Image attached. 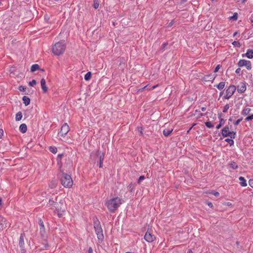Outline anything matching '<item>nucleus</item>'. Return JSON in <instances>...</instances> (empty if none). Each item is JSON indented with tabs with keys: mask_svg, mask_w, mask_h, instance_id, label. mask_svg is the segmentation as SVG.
I'll return each mask as SVG.
<instances>
[{
	"mask_svg": "<svg viewBox=\"0 0 253 253\" xmlns=\"http://www.w3.org/2000/svg\"><path fill=\"white\" fill-rule=\"evenodd\" d=\"M66 49V44L63 41L58 42L53 46L52 52L55 55H60L62 54Z\"/></svg>",
	"mask_w": 253,
	"mask_h": 253,
	"instance_id": "obj_3",
	"label": "nucleus"
},
{
	"mask_svg": "<svg viewBox=\"0 0 253 253\" xmlns=\"http://www.w3.org/2000/svg\"><path fill=\"white\" fill-rule=\"evenodd\" d=\"M138 130H139V131L140 132V134L141 135H143V128H142V127H138Z\"/></svg>",
	"mask_w": 253,
	"mask_h": 253,
	"instance_id": "obj_50",
	"label": "nucleus"
},
{
	"mask_svg": "<svg viewBox=\"0 0 253 253\" xmlns=\"http://www.w3.org/2000/svg\"><path fill=\"white\" fill-rule=\"evenodd\" d=\"M144 238L147 242L151 243L156 239V237L150 231L148 230L145 233Z\"/></svg>",
	"mask_w": 253,
	"mask_h": 253,
	"instance_id": "obj_8",
	"label": "nucleus"
},
{
	"mask_svg": "<svg viewBox=\"0 0 253 253\" xmlns=\"http://www.w3.org/2000/svg\"><path fill=\"white\" fill-rule=\"evenodd\" d=\"M63 156V154H58L57 156V160L58 161L59 160H61Z\"/></svg>",
	"mask_w": 253,
	"mask_h": 253,
	"instance_id": "obj_51",
	"label": "nucleus"
},
{
	"mask_svg": "<svg viewBox=\"0 0 253 253\" xmlns=\"http://www.w3.org/2000/svg\"><path fill=\"white\" fill-rule=\"evenodd\" d=\"M19 130L22 133H25L27 130V126L25 124H21L19 126Z\"/></svg>",
	"mask_w": 253,
	"mask_h": 253,
	"instance_id": "obj_17",
	"label": "nucleus"
},
{
	"mask_svg": "<svg viewBox=\"0 0 253 253\" xmlns=\"http://www.w3.org/2000/svg\"><path fill=\"white\" fill-rule=\"evenodd\" d=\"M247 56L248 58L252 59L253 58V50L248 49L246 53L243 54L242 57Z\"/></svg>",
	"mask_w": 253,
	"mask_h": 253,
	"instance_id": "obj_16",
	"label": "nucleus"
},
{
	"mask_svg": "<svg viewBox=\"0 0 253 253\" xmlns=\"http://www.w3.org/2000/svg\"><path fill=\"white\" fill-rule=\"evenodd\" d=\"M245 66L248 70H251L252 69L251 62L249 60H246Z\"/></svg>",
	"mask_w": 253,
	"mask_h": 253,
	"instance_id": "obj_29",
	"label": "nucleus"
},
{
	"mask_svg": "<svg viewBox=\"0 0 253 253\" xmlns=\"http://www.w3.org/2000/svg\"><path fill=\"white\" fill-rule=\"evenodd\" d=\"M56 201H54L52 199H49L48 204L49 205V206H52L54 207V206H55V204H56L57 202V197H56Z\"/></svg>",
	"mask_w": 253,
	"mask_h": 253,
	"instance_id": "obj_27",
	"label": "nucleus"
},
{
	"mask_svg": "<svg viewBox=\"0 0 253 253\" xmlns=\"http://www.w3.org/2000/svg\"><path fill=\"white\" fill-rule=\"evenodd\" d=\"M233 138H226L225 141L228 142L230 146H232L234 144V141L233 140Z\"/></svg>",
	"mask_w": 253,
	"mask_h": 253,
	"instance_id": "obj_35",
	"label": "nucleus"
},
{
	"mask_svg": "<svg viewBox=\"0 0 253 253\" xmlns=\"http://www.w3.org/2000/svg\"><path fill=\"white\" fill-rule=\"evenodd\" d=\"M174 23V21L173 20H171L168 24V27H171L173 25V24Z\"/></svg>",
	"mask_w": 253,
	"mask_h": 253,
	"instance_id": "obj_52",
	"label": "nucleus"
},
{
	"mask_svg": "<svg viewBox=\"0 0 253 253\" xmlns=\"http://www.w3.org/2000/svg\"><path fill=\"white\" fill-rule=\"evenodd\" d=\"M232 44L235 46L238 47H240L241 46L240 43L238 41H234V42H232Z\"/></svg>",
	"mask_w": 253,
	"mask_h": 253,
	"instance_id": "obj_41",
	"label": "nucleus"
},
{
	"mask_svg": "<svg viewBox=\"0 0 253 253\" xmlns=\"http://www.w3.org/2000/svg\"><path fill=\"white\" fill-rule=\"evenodd\" d=\"M40 69V66L38 64H35L33 65L31 67V71L34 72Z\"/></svg>",
	"mask_w": 253,
	"mask_h": 253,
	"instance_id": "obj_26",
	"label": "nucleus"
},
{
	"mask_svg": "<svg viewBox=\"0 0 253 253\" xmlns=\"http://www.w3.org/2000/svg\"><path fill=\"white\" fill-rule=\"evenodd\" d=\"M246 90V84L245 82L241 83L240 85L238 86L237 91L239 93H243Z\"/></svg>",
	"mask_w": 253,
	"mask_h": 253,
	"instance_id": "obj_12",
	"label": "nucleus"
},
{
	"mask_svg": "<svg viewBox=\"0 0 253 253\" xmlns=\"http://www.w3.org/2000/svg\"><path fill=\"white\" fill-rule=\"evenodd\" d=\"M253 120V114H252V115L248 116L247 117H246L245 119V120L246 121H251V120Z\"/></svg>",
	"mask_w": 253,
	"mask_h": 253,
	"instance_id": "obj_42",
	"label": "nucleus"
},
{
	"mask_svg": "<svg viewBox=\"0 0 253 253\" xmlns=\"http://www.w3.org/2000/svg\"><path fill=\"white\" fill-rule=\"evenodd\" d=\"M225 82H220L218 84L214 85V87H216L218 89L221 90L225 86Z\"/></svg>",
	"mask_w": 253,
	"mask_h": 253,
	"instance_id": "obj_25",
	"label": "nucleus"
},
{
	"mask_svg": "<svg viewBox=\"0 0 253 253\" xmlns=\"http://www.w3.org/2000/svg\"><path fill=\"white\" fill-rule=\"evenodd\" d=\"M168 45V42H164L162 44V47L161 49V50L162 51V52H163L165 50V49L166 48Z\"/></svg>",
	"mask_w": 253,
	"mask_h": 253,
	"instance_id": "obj_37",
	"label": "nucleus"
},
{
	"mask_svg": "<svg viewBox=\"0 0 253 253\" xmlns=\"http://www.w3.org/2000/svg\"><path fill=\"white\" fill-rule=\"evenodd\" d=\"M229 127L228 126H225L222 130H221V134L224 137H227L229 135L228 132H230Z\"/></svg>",
	"mask_w": 253,
	"mask_h": 253,
	"instance_id": "obj_15",
	"label": "nucleus"
},
{
	"mask_svg": "<svg viewBox=\"0 0 253 253\" xmlns=\"http://www.w3.org/2000/svg\"><path fill=\"white\" fill-rule=\"evenodd\" d=\"M70 130L69 126L67 123H64L61 128L59 134L61 136H65Z\"/></svg>",
	"mask_w": 253,
	"mask_h": 253,
	"instance_id": "obj_9",
	"label": "nucleus"
},
{
	"mask_svg": "<svg viewBox=\"0 0 253 253\" xmlns=\"http://www.w3.org/2000/svg\"><path fill=\"white\" fill-rule=\"evenodd\" d=\"M211 194L216 197L219 195V193L218 192L212 191L211 192Z\"/></svg>",
	"mask_w": 253,
	"mask_h": 253,
	"instance_id": "obj_49",
	"label": "nucleus"
},
{
	"mask_svg": "<svg viewBox=\"0 0 253 253\" xmlns=\"http://www.w3.org/2000/svg\"><path fill=\"white\" fill-rule=\"evenodd\" d=\"M243 118H241L237 121L233 122V124L235 126H237L239 124V123L242 121Z\"/></svg>",
	"mask_w": 253,
	"mask_h": 253,
	"instance_id": "obj_44",
	"label": "nucleus"
},
{
	"mask_svg": "<svg viewBox=\"0 0 253 253\" xmlns=\"http://www.w3.org/2000/svg\"><path fill=\"white\" fill-rule=\"evenodd\" d=\"M145 179V177L144 175H141L139 177L138 180V183L140 184L141 181Z\"/></svg>",
	"mask_w": 253,
	"mask_h": 253,
	"instance_id": "obj_46",
	"label": "nucleus"
},
{
	"mask_svg": "<svg viewBox=\"0 0 253 253\" xmlns=\"http://www.w3.org/2000/svg\"><path fill=\"white\" fill-rule=\"evenodd\" d=\"M206 126L208 128H212L213 125L210 122H207L205 123Z\"/></svg>",
	"mask_w": 253,
	"mask_h": 253,
	"instance_id": "obj_40",
	"label": "nucleus"
},
{
	"mask_svg": "<svg viewBox=\"0 0 253 253\" xmlns=\"http://www.w3.org/2000/svg\"><path fill=\"white\" fill-rule=\"evenodd\" d=\"M104 153L99 150H97L92 152L90 154V157L95 162H97L98 163L99 167L101 168L103 167V162L104 158Z\"/></svg>",
	"mask_w": 253,
	"mask_h": 253,
	"instance_id": "obj_4",
	"label": "nucleus"
},
{
	"mask_svg": "<svg viewBox=\"0 0 253 253\" xmlns=\"http://www.w3.org/2000/svg\"><path fill=\"white\" fill-rule=\"evenodd\" d=\"M39 224L40 226V232L42 237H43L45 235V230L43 222L41 218L39 219Z\"/></svg>",
	"mask_w": 253,
	"mask_h": 253,
	"instance_id": "obj_10",
	"label": "nucleus"
},
{
	"mask_svg": "<svg viewBox=\"0 0 253 253\" xmlns=\"http://www.w3.org/2000/svg\"><path fill=\"white\" fill-rule=\"evenodd\" d=\"M222 126V125L219 123V124L216 126L217 129H219Z\"/></svg>",
	"mask_w": 253,
	"mask_h": 253,
	"instance_id": "obj_58",
	"label": "nucleus"
},
{
	"mask_svg": "<svg viewBox=\"0 0 253 253\" xmlns=\"http://www.w3.org/2000/svg\"><path fill=\"white\" fill-rule=\"evenodd\" d=\"M87 253H93V250L91 247L89 248Z\"/></svg>",
	"mask_w": 253,
	"mask_h": 253,
	"instance_id": "obj_54",
	"label": "nucleus"
},
{
	"mask_svg": "<svg viewBox=\"0 0 253 253\" xmlns=\"http://www.w3.org/2000/svg\"><path fill=\"white\" fill-rule=\"evenodd\" d=\"M188 0H181V2L182 3H184V2H185L186 1H187Z\"/></svg>",
	"mask_w": 253,
	"mask_h": 253,
	"instance_id": "obj_61",
	"label": "nucleus"
},
{
	"mask_svg": "<svg viewBox=\"0 0 253 253\" xmlns=\"http://www.w3.org/2000/svg\"><path fill=\"white\" fill-rule=\"evenodd\" d=\"M42 89L43 93H46L48 90V87L46 85V82L44 79H42L41 80Z\"/></svg>",
	"mask_w": 253,
	"mask_h": 253,
	"instance_id": "obj_14",
	"label": "nucleus"
},
{
	"mask_svg": "<svg viewBox=\"0 0 253 253\" xmlns=\"http://www.w3.org/2000/svg\"><path fill=\"white\" fill-rule=\"evenodd\" d=\"M228 166L230 168L233 169H237L238 168V166L237 165L236 163L234 161H232L230 163H229Z\"/></svg>",
	"mask_w": 253,
	"mask_h": 253,
	"instance_id": "obj_18",
	"label": "nucleus"
},
{
	"mask_svg": "<svg viewBox=\"0 0 253 253\" xmlns=\"http://www.w3.org/2000/svg\"><path fill=\"white\" fill-rule=\"evenodd\" d=\"M216 76L211 74L208 75L205 77V79L208 81H213L215 78Z\"/></svg>",
	"mask_w": 253,
	"mask_h": 253,
	"instance_id": "obj_24",
	"label": "nucleus"
},
{
	"mask_svg": "<svg viewBox=\"0 0 253 253\" xmlns=\"http://www.w3.org/2000/svg\"><path fill=\"white\" fill-rule=\"evenodd\" d=\"M236 87L234 85H230L226 90V95L223 97L224 99H229L236 91Z\"/></svg>",
	"mask_w": 253,
	"mask_h": 253,
	"instance_id": "obj_7",
	"label": "nucleus"
},
{
	"mask_svg": "<svg viewBox=\"0 0 253 253\" xmlns=\"http://www.w3.org/2000/svg\"><path fill=\"white\" fill-rule=\"evenodd\" d=\"M230 19L233 20H237L238 19V14L237 13H234L233 14V15L231 17H230Z\"/></svg>",
	"mask_w": 253,
	"mask_h": 253,
	"instance_id": "obj_39",
	"label": "nucleus"
},
{
	"mask_svg": "<svg viewBox=\"0 0 253 253\" xmlns=\"http://www.w3.org/2000/svg\"><path fill=\"white\" fill-rule=\"evenodd\" d=\"M222 116V114L220 113V114H218V118L219 119V124H221L222 126H223L224 123H225V120L223 119V118H221Z\"/></svg>",
	"mask_w": 253,
	"mask_h": 253,
	"instance_id": "obj_33",
	"label": "nucleus"
},
{
	"mask_svg": "<svg viewBox=\"0 0 253 253\" xmlns=\"http://www.w3.org/2000/svg\"><path fill=\"white\" fill-rule=\"evenodd\" d=\"M207 205L211 208H212L213 207V205L211 203V202H208L207 203Z\"/></svg>",
	"mask_w": 253,
	"mask_h": 253,
	"instance_id": "obj_57",
	"label": "nucleus"
},
{
	"mask_svg": "<svg viewBox=\"0 0 253 253\" xmlns=\"http://www.w3.org/2000/svg\"><path fill=\"white\" fill-rule=\"evenodd\" d=\"M3 134V131L2 129H0V138L2 137Z\"/></svg>",
	"mask_w": 253,
	"mask_h": 253,
	"instance_id": "obj_55",
	"label": "nucleus"
},
{
	"mask_svg": "<svg viewBox=\"0 0 253 253\" xmlns=\"http://www.w3.org/2000/svg\"><path fill=\"white\" fill-rule=\"evenodd\" d=\"M188 253H192V251L191 250H190L188 252Z\"/></svg>",
	"mask_w": 253,
	"mask_h": 253,
	"instance_id": "obj_63",
	"label": "nucleus"
},
{
	"mask_svg": "<svg viewBox=\"0 0 253 253\" xmlns=\"http://www.w3.org/2000/svg\"><path fill=\"white\" fill-rule=\"evenodd\" d=\"M22 100L25 106H28L30 103V99L27 96H24L22 98Z\"/></svg>",
	"mask_w": 253,
	"mask_h": 253,
	"instance_id": "obj_19",
	"label": "nucleus"
},
{
	"mask_svg": "<svg viewBox=\"0 0 253 253\" xmlns=\"http://www.w3.org/2000/svg\"><path fill=\"white\" fill-rule=\"evenodd\" d=\"M229 135H228V136H229L231 138H235V136H236V132L235 131H230V132H228Z\"/></svg>",
	"mask_w": 253,
	"mask_h": 253,
	"instance_id": "obj_36",
	"label": "nucleus"
},
{
	"mask_svg": "<svg viewBox=\"0 0 253 253\" xmlns=\"http://www.w3.org/2000/svg\"><path fill=\"white\" fill-rule=\"evenodd\" d=\"M222 94H223V91L221 92L219 94V96H221L222 95Z\"/></svg>",
	"mask_w": 253,
	"mask_h": 253,
	"instance_id": "obj_62",
	"label": "nucleus"
},
{
	"mask_svg": "<svg viewBox=\"0 0 253 253\" xmlns=\"http://www.w3.org/2000/svg\"><path fill=\"white\" fill-rule=\"evenodd\" d=\"M22 117V114L21 112H18L16 114L15 116V120L16 121H19L21 120Z\"/></svg>",
	"mask_w": 253,
	"mask_h": 253,
	"instance_id": "obj_28",
	"label": "nucleus"
},
{
	"mask_svg": "<svg viewBox=\"0 0 253 253\" xmlns=\"http://www.w3.org/2000/svg\"><path fill=\"white\" fill-rule=\"evenodd\" d=\"M56 211L59 217H61L65 212V207L64 203L60 201L59 202H57L54 206Z\"/></svg>",
	"mask_w": 253,
	"mask_h": 253,
	"instance_id": "obj_6",
	"label": "nucleus"
},
{
	"mask_svg": "<svg viewBox=\"0 0 253 253\" xmlns=\"http://www.w3.org/2000/svg\"><path fill=\"white\" fill-rule=\"evenodd\" d=\"M57 185V181L56 180H52L49 184V187L53 189L55 188Z\"/></svg>",
	"mask_w": 253,
	"mask_h": 253,
	"instance_id": "obj_23",
	"label": "nucleus"
},
{
	"mask_svg": "<svg viewBox=\"0 0 253 253\" xmlns=\"http://www.w3.org/2000/svg\"><path fill=\"white\" fill-rule=\"evenodd\" d=\"M235 73L237 74H239L240 75V73H241V69L240 68L237 69L235 71Z\"/></svg>",
	"mask_w": 253,
	"mask_h": 253,
	"instance_id": "obj_53",
	"label": "nucleus"
},
{
	"mask_svg": "<svg viewBox=\"0 0 253 253\" xmlns=\"http://www.w3.org/2000/svg\"><path fill=\"white\" fill-rule=\"evenodd\" d=\"M93 227L97 235L98 241L99 243H101L104 240V237L100 222L96 216L93 217Z\"/></svg>",
	"mask_w": 253,
	"mask_h": 253,
	"instance_id": "obj_2",
	"label": "nucleus"
},
{
	"mask_svg": "<svg viewBox=\"0 0 253 253\" xmlns=\"http://www.w3.org/2000/svg\"><path fill=\"white\" fill-rule=\"evenodd\" d=\"M246 60L245 59H241L239 60V61L238 62V66L239 67H243L245 66V63H246Z\"/></svg>",
	"mask_w": 253,
	"mask_h": 253,
	"instance_id": "obj_30",
	"label": "nucleus"
},
{
	"mask_svg": "<svg viewBox=\"0 0 253 253\" xmlns=\"http://www.w3.org/2000/svg\"><path fill=\"white\" fill-rule=\"evenodd\" d=\"M2 205V199L1 198H0V208L1 207Z\"/></svg>",
	"mask_w": 253,
	"mask_h": 253,
	"instance_id": "obj_60",
	"label": "nucleus"
},
{
	"mask_svg": "<svg viewBox=\"0 0 253 253\" xmlns=\"http://www.w3.org/2000/svg\"><path fill=\"white\" fill-rule=\"evenodd\" d=\"M49 149L53 154H56L57 152V149L56 147L50 146Z\"/></svg>",
	"mask_w": 253,
	"mask_h": 253,
	"instance_id": "obj_32",
	"label": "nucleus"
},
{
	"mask_svg": "<svg viewBox=\"0 0 253 253\" xmlns=\"http://www.w3.org/2000/svg\"><path fill=\"white\" fill-rule=\"evenodd\" d=\"M36 84H37L36 81L35 80H33L32 81H31L29 83V85L30 86H33L36 85Z\"/></svg>",
	"mask_w": 253,
	"mask_h": 253,
	"instance_id": "obj_43",
	"label": "nucleus"
},
{
	"mask_svg": "<svg viewBox=\"0 0 253 253\" xmlns=\"http://www.w3.org/2000/svg\"><path fill=\"white\" fill-rule=\"evenodd\" d=\"M158 85L157 84V85H153L152 86V87H151L149 89L150 90H153L154 89V88H155Z\"/></svg>",
	"mask_w": 253,
	"mask_h": 253,
	"instance_id": "obj_56",
	"label": "nucleus"
},
{
	"mask_svg": "<svg viewBox=\"0 0 253 253\" xmlns=\"http://www.w3.org/2000/svg\"><path fill=\"white\" fill-rule=\"evenodd\" d=\"M229 107H230L229 104H226L224 107V108L223 110V112L226 113L227 112L228 110L229 109Z\"/></svg>",
	"mask_w": 253,
	"mask_h": 253,
	"instance_id": "obj_38",
	"label": "nucleus"
},
{
	"mask_svg": "<svg viewBox=\"0 0 253 253\" xmlns=\"http://www.w3.org/2000/svg\"><path fill=\"white\" fill-rule=\"evenodd\" d=\"M239 179L240 181V184L242 186L245 187L247 185L246 180L244 177L240 176L239 177Z\"/></svg>",
	"mask_w": 253,
	"mask_h": 253,
	"instance_id": "obj_20",
	"label": "nucleus"
},
{
	"mask_svg": "<svg viewBox=\"0 0 253 253\" xmlns=\"http://www.w3.org/2000/svg\"><path fill=\"white\" fill-rule=\"evenodd\" d=\"M92 74L90 72H87L84 76V79L86 81H89L91 77Z\"/></svg>",
	"mask_w": 253,
	"mask_h": 253,
	"instance_id": "obj_31",
	"label": "nucleus"
},
{
	"mask_svg": "<svg viewBox=\"0 0 253 253\" xmlns=\"http://www.w3.org/2000/svg\"><path fill=\"white\" fill-rule=\"evenodd\" d=\"M236 34H237V32H235V33L234 34L233 36H235V35H236Z\"/></svg>",
	"mask_w": 253,
	"mask_h": 253,
	"instance_id": "obj_64",
	"label": "nucleus"
},
{
	"mask_svg": "<svg viewBox=\"0 0 253 253\" xmlns=\"http://www.w3.org/2000/svg\"><path fill=\"white\" fill-rule=\"evenodd\" d=\"M25 237V234L24 233H22L20 235V239H19V245L21 249H23L24 248V238Z\"/></svg>",
	"mask_w": 253,
	"mask_h": 253,
	"instance_id": "obj_13",
	"label": "nucleus"
},
{
	"mask_svg": "<svg viewBox=\"0 0 253 253\" xmlns=\"http://www.w3.org/2000/svg\"><path fill=\"white\" fill-rule=\"evenodd\" d=\"M26 89V87L23 85H20L19 86V90L21 91H25Z\"/></svg>",
	"mask_w": 253,
	"mask_h": 253,
	"instance_id": "obj_45",
	"label": "nucleus"
},
{
	"mask_svg": "<svg viewBox=\"0 0 253 253\" xmlns=\"http://www.w3.org/2000/svg\"><path fill=\"white\" fill-rule=\"evenodd\" d=\"M60 180L61 184L65 187L70 188L73 185V180L69 174L62 172Z\"/></svg>",
	"mask_w": 253,
	"mask_h": 253,
	"instance_id": "obj_5",
	"label": "nucleus"
},
{
	"mask_svg": "<svg viewBox=\"0 0 253 253\" xmlns=\"http://www.w3.org/2000/svg\"><path fill=\"white\" fill-rule=\"evenodd\" d=\"M6 220L3 216L0 215V230L6 227Z\"/></svg>",
	"mask_w": 253,
	"mask_h": 253,
	"instance_id": "obj_11",
	"label": "nucleus"
},
{
	"mask_svg": "<svg viewBox=\"0 0 253 253\" xmlns=\"http://www.w3.org/2000/svg\"><path fill=\"white\" fill-rule=\"evenodd\" d=\"M201 110L203 112L205 111L206 110V107H202L201 108Z\"/></svg>",
	"mask_w": 253,
	"mask_h": 253,
	"instance_id": "obj_59",
	"label": "nucleus"
},
{
	"mask_svg": "<svg viewBox=\"0 0 253 253\" xmlns=\"http://www.w3.org/2000/svg\"><path fill=\"white\" fill-rule=\"evenodd\" d=\"M221 65L218 64L216 66L215 68L214 69V72L216 73L218 71L219 69L220 68Z\"/></svg>",
	"mask_w": 253,
	"mask_h": 253,
	"instance_id": "obj_47",
	"label": "nucleus"
},
{
	"mask_svg": "<svg viewBox=\"0 0 253 253\" xmlns=\"http://www.w3.org/2000/svg\"><path fill=\"white\" fill-rule=\"evenodd\" d=\"M99 6V2L97 0H94L93 1V6L95 9H97Z\"/></svg>",
	"mask_w": 253,
	"mask_h": 253,
	"instance_id": "obj_34",
	"label": "nucleus"
},
{
	"mask_svg": "<svg viewBox=\"0 0 253 253\" xmlns=\"http://www.w3.org/2000/svg\"><path fill=\"white\" fill-rule=\"evenodd\" d=\"M122 199L117 197L113 198L105 202V205L109 211L114 213L122 204Z\"/></svg>",
	"mask_w": 253,
	"mask_h": 253,
	"instance_id": "obj_1",
	"label": "nucleus"
},
{
	"mask_svg": "<svg viewBox=\"0 0 253 253\" xmlns=\"http://www.w3.org/2000/svg\"><path fill=\"white\" fill-rule=\"evenodd\" d=\"M250 186L253 188V179H251L249 181Z\"/></svg>",
	"mask_w": 253,
	"mask_h": 253,
	"instance_id": "obj_48",
	"label": "nucleus"
},
{
	"mask_svg": "<svg viewBox=\"0 0 253 253\" xmlns=\"http://www.w3.org/2000/svg\"><path fill=\"white\" fill-rule=\"evenodd\" d=\"M173 129H165L163 130V134L165 136L168 137L169 136L172 132Z\"/></svg>",
	"mask_w": 253,
	"mask_h": 253,
	"instance_id": "obj_21",
	"label": "nucleus"
},
{
	"mask_svg": "<svg viewBox=\"0 0 253 253\" xmlns=\"http://www.w3.org/2000/svg\"><path fill=\"white\" fill-rule=\"evenodd\" d=\"M251 111V109L249 108H245L243 109V110L241 112V114L244 116H246L250 113Z\"/></svg>",
	"mask_w": 253,
	"mask_h": 253,
	"instance_id": "obj_22",
	"label": "nucleus"
}]
</instances>
